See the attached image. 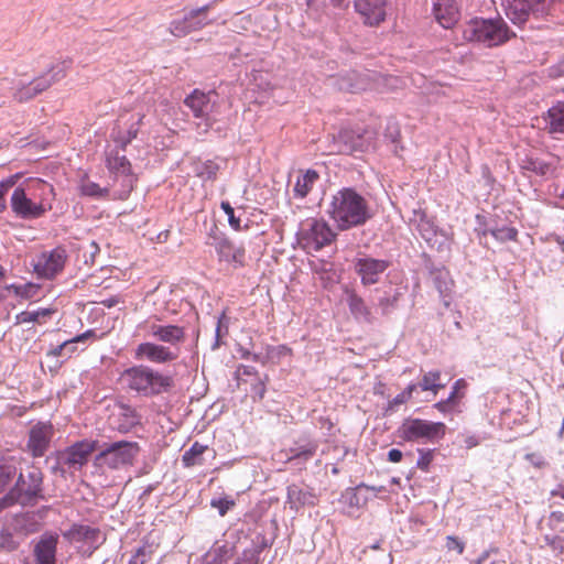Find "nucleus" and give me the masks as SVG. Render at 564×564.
Instances as JSON below:
<instances>
[{"label": "nucleus", "mask_w": 564, "mask_h": 564, "mask_svg": "<svg viewBox=\"0 0 564 564\" xmlns=\"http://www.w3.org/2000/svg\"><path fill=\"white\" fill-rule=\"evenodd\" d=\"M446 547L449 551L456 550L458 554H462L465 550V543L456 536L448 535L446 538Z\"/></svg>", "instance_id": "obj_54"}, {"label": "nucleus", "mask_w": 564, "mask_h": 564, "mask_svg": "<svg viewBox=\"0 0 564 564\" xmlns=\"http://www.w3.org/2000/svg\"><path fill=\"white\" fill-rule=\"evenodd\" d=\"M0 546L8 550L14 551L19 546V542L14 540V536L8 531L0 532Z\"/></svg>", "instance_id": "obj_50"}, {"label": "nucleus", "mask_w": 564, "mask_h": 564, "mask_svg": "<svg viewBox=\"0 0 564 564\" xmlns=\"http://www.w3.org/2000/svg\"><path fill=\"white\" fill-rule=\"evenodd\" d=\"M139 451L140 447L135 442L118 441L105 444L96 456V464L112 470L122 469L133 464Z\"/></svg>", "instance_id": "obj_10"}, {"label": "nucleus", "mask_w": 564, "mask_h": 564, "mask_svg": "<svg viewBox=\"0 0 564 564\" xmlns=\"http://www.w3.org/2000/svg\"><path fill=\"white\" fill-rule=\"evenodd\" d=\"M409 400L410 398L402 391L388 403L387 411H394L397 406L406 403Z\"/></svg>", "instance_id": "obj_57"}, {"label": "nucleus", "mask_w": 564, "mask_h": 564, "mask_svg": "<svg viewBox=\"0 0 564 564\" xmlns=\"http://www.w3.org/2000/svg\"><path fill=\"white\" fill-rule=\"evenodd\" d=\"M143 115H141L135 123H133L129 130L127 131L126 135H119L115 139V142L117 144V148L120 149V151L124 152L127 145L137 138L139 132V124L142 122Z\"/></svg>", "instance_id": "obj_45"}, {"label": "nucleus", "mask_w": 564, "mask_h": 564, "mask_svg": "<svg viewBox=\"0 0 564 564\" xmlns=\"http://www.w3.org/2000/svg\"><path fill=\"white\" fill-rule=\"evenodd\" d=\"M121 379L127 387L142 397H153L167 391L173 386V379L152 368L138 365L126 369Z\"/></svg>", "instance_id": "obj_5"}, {"label": "nucleus", "mask_w": 564, "mask_h": 564, "mask_svg": "<svg viewBox=\"0 0 564 564\" xmlns=\"http://www.w3.org/2000/svg\"><path fill=\"white\" fill-rule=\"evenodd\" d=\"M43 481V473L35 465L20 471L14 486L0 499V509L14 503L34 507L40 500L45 499Z\"/></svg>", "instance_id": "obj_3"}, {"label": "nucleus", "mask_w": 564, "mask_h": 564, "mask_svg": "<svg viewBox=\"0 0 564 564\" xmlns=\"http://www.w3.org/2000/svg\"><path fill=\"white\" fill-rule=\"evenodd\" d=\"M54 436V427L50 422H37L29 431L26 451L34 458L45 455Z\"/></svg>", "instance_id": "obj_15"}, {"label": "nucleus", "mask_w": 564, "mask_h": 564, "mask_svg": "<svg viewBox=\"0 0 564 564\" xmlns=\"http://www.w3.org/2000/svg\"><path fill=\"white\" fill-rule=\"evenodd\" d=\"M212 453V457H215V451L210 449L207 445L194 442L192 446L184 452L182 456V463L184 467L200 466L204 464V454Z\"/></svg>", "instance_id": "obj_30"}, {"label": "nucleus", "mask_w": 564, "mask_h": 564, "mask_svg": "<svg viewBox=\"0 0 564 564\" xmlns=\"http://www.w3.org/2000/svg\"><path fill=\"white\" fill-rule=\"evenodd\" d=\"M318 180L319 174L317 171L313 169H308L306 171L301 170L293 187V196L300 199L305 198Z\"/></svg>", "instance_id": "obj_27"}, {"label": "nucleus", "mask_w": 564, "mask_h": 564, "mask_svg": "<svg viewBox=\"0 0 564 564\" xmlns=\"http://www.w3.org/2000/svg\"><path fill=\"white\" fill-rule=\"evenodd\" d=\"M120 415L123 417V422L119 425L120 430H129L139 423V417L135 410L130 405L120 406Z\"/></svg>", "instance_id": "obj_46"}, {"label": "nucleus", "mask_w": 564, "mask_h": 564, "mask_svg": "<svg viewBox=\"0 0 564 564\" xmlns=\"http://www.w3.org/2000/svg\"><path fill=\"white\" fill-rule=\"evenodd\" d=\"M409 223L415 230H417L421 237L424 232L432 230L435 226L434 221L421 208L412 210V216L409 218Z\"/></svg>", "instance_id": "obj_38"}, {"label": "nucleus", "mask_w": 564, "mask_h": 564, "mask_svg": "<svg viewBox=\"0 0 564 564\" xmlns=\"http://www.w3.org/2000/svg\"><path fill=\"white\" fill-rule=\"evenodd\" d=\"M58 540L57 533L46 531L34 541L33 557L35 564H56Z\"/></svg>", "instance_id": "obj_18"}, {"label": "nucleus", "mask_w": 564, "mask_h": 564, "mask_svg": "<svg viewBox=\"0 0 564 564\" xmlns=\"http://www.w3.org/2000/svg\"><path fill=\"white\" fill-rule=\"evenodd\" d=\"M70 59H64L52 64L46 72L34 77L30 82L22 79L12 80V99L19 104L28 102L34 99L36 96L50 89L54 84L65 78L68 69L70 68Z\"/></svg>", "instance_id": "obj_4"}, {"label": "nucleus", "mask_w": 564, "mask_h": 564, "mask_svg": "<svg viewBox=\"0 0 564 564\" xmlns=\"http://www.w3.org/2000/svg\"><path fill=\"white\" fill-rule=\"evenodd\" d=\"M228 329H229V318L226 316V313L223 312L217 318V325H216V329H215V340L212 345L213 350H216L220 347V345H221L220 339L224 336L228 335Z\"/></svg>", "instance_id": "obj_44"}, {"label": "nucleus", "mask_w": 564, "mask_h": 564, "mask_svg": "<svg viewBox=\"0 0 564 564\" xmlns=\"http://www.w3.org/2000/svg\"><path fill=\"white\" fill-rule=\"evenodd\" d=\"M252 391L253 393L260 399L262 400L264 398V394H265V384L264 382L259 379V381L252 386Z\"/></svg>", "instance_id": "obj_60"}, {"label": "nucleus", "mask_w": 564, "mask_h": 564, "mask_svg": "<svg viewBox=\"0 0 564 564\" xmlns=\"http://www.w3.org/2000/svg\"><path fill=\"white\" fill-rule=\"evenodd\" d=\"M476 231H477V234L479 236L480 242L482 241V238L487 237L488 234H490L499 242H506V241L516 240L517 235H518V230L516 228L508 227V226H505V227H501V228H491L489 230H487V229H484V230L477 229Z\"/></svg>", "instance_id": "obj_37"}, {"label": "nucleus", "mask_w": 564, "mask_h": 564, "mask_svg": "<svg viewBox=\"0 0 564 564\" xmlns=\"http://www.w3.org/2000/svg\"><path fill=\"white\" fill-rule=\"evenodd\" d=\"M422 238L431 248H434L440 252L449 251L453 240L452 234L444 229H440L436 225L432 230L424 232Z\"/></svg>", "instance_id": "obj_28"}, {"label": "nucleus", "mask_w": 564, "mask_h": 564, "mask_svg": "<svg viewBox=\"0 0 564 564\" xmlns=\"http://www.w3.org/2000/svg\"><path fill=\"white\" fill-rule=\"evenodd\" d=\"M135 358L147 359L155 364H165L175 360L177 354L163 345L142 343L135 348Z\"/></svg>", "instance_id": "obj_19"}, {"label": "nucleus", "mask_w": 564, "mask_h": 564, "mask_svg": "<svg viewBox=\"0 0 564 564\" xmlns=\"http://www.w3.org/2000/svg\"><path fill=\"white\" fill-rule=\"evenodd\" d=\"M231 556V550L227 544L214 546L207 554L208 564H224Z\"/></svg>", "instance_id": "obj_42"}, {"label": "nucleus", "mask_w": 564, "mask_h": 564, "mask_svg": "<svg viewBox=\"0 0 564 564\" xmlns=\"http://www.w3.org/2000/svg\"><path fill=\"white\" fill-rule=\"evenodd\" d=\"M402 452L398 448H392L388 452V459L391 463H399L402 459Z\"/></svg>", "instance_id": "obj_63"}, {"label": "nucleus", "mask_w": 564, "mask_h": 564, "mask_svg": "<svg viewBox=\"0 0 564 564\" xmlns=\"http://www.w3.org/2000/svg\"><path fill=\"white\" fill-rule=\"evenodd\" d=\"M524 458L538 468H542L545 466V460L542 455L538 453H529L524 456Z\"/></svg>", "instance_id": "obj_59"}, {"label": "nucleus", "mask_w": 564, "mask_h": 564, "mask_svg": "<svg viewBox=\"0 0 564 564\" xmlns=\"http://www.w3.org/2000/svg\"><path fill=\"white\" fill-rule=\"evenodd\" d=\"M147 328L150 336L162 343L176 345L185 339V329L177 325L150 323Z\"/></svg>", "instance_id": "obj_22"}, {"label": "nucleus", "mask_w": 564, "mask_h": 564, "mask_svg": "<svg viewBox=\"0 0 564 564\" xmlns=\"http://www.w3.org/2000/svg\"><path fill=\"white\" fill-rule=\"evenodd\" d=\"M234 505L235 502L231 499L220 498L212 500V506L218 509L220 516H225Z\"/></svg>", "instance_id": "obj_52"}, {"label": "nucleus", "mask_w": 564, "mask_h": 564, "mask_svg": "<svg viewBox=\"0 0 564 564\" xmlns=\"http://www.w3.org/2000/svg\"><path fill=\"white\" fill-rule=\"evenodd\" d=\"M55 191L41 178H29L11 195L12 212L22 219H37L53 208Z\"/></svg>", "instance_id": "obj_1"}, {"label": "nucleus", "mask_w": 564, "mask_h": 564, "mask_svg": "<svg viewBox=\"0 0 564 564\" xmlns=\"http://www.w3.org/2000/svg\"><path fill=\"white\" fill-rule=\"evenodd\" d=\"M40 286L33 283H26L20 288H14V294L22 299H31L39 292Z\"/></svg>", "instance_id": "obj_49"}, {"label": "nucleus", "mask_w": 564, "mask_h": 564, "mask_svg": "<svg viewBox=\"0 0 564 564\" xmlns=\"http://www.w3.org/2000/svg\"><path fill=\"white\" fill-rule=\"evenodd\" d=\"M317 447L316 442H307L304 445L292 447L289 451L288 462L304 465L316 454Z\"/></svg>", "instance_id": "obj_35"}, {"label": "nucleus", "mask_w": 564, "mask_h": 564, "mask_svg": "<svg viewBox=\"0 0 564 564\" xmlns=\"http://www.w3.org/2000/svg\"><path fill=\"white\" fill-rule=\"evenodd\" d=\"M519 166L522 172H532L539 176H545L553 171V165L532 154H525L520 158Z\"/></svg>", "instance_id": "obj_29"}, {"label": "nucleus", "mask_w": 564, "mask_h": 564, "mask_svg": "<svg viewBox=\"0 0 564 564\" xmlns=\"http://www.w3.org/2000/svg\"><path fill=\"white\" fill-rule=\"evenodd\" d=\"M466 448H473L480 444V437L477 435H468L464 440Z\"/></svg>", "instance_id": "obj_61"}, {"label": "nucleus", "mask_w": 564, "mask_h": 564, "mask_svg": "<svg viewBox=\"0 0 564 564\" xmlns=\"http://www.w3.org/2000/svg\"><path fill=\"white\" fill-rule=\"evenodd\" d=\"M185 105L193 111L196 118L205 119L207 126H209V113L213 110L214 102L210 100V94H205L199 90H194L185 99Z\"/></svg>", "instance_id": "obj_24"}, {"label": "nucleus", "mask_w": 564, "mask_h": 564, "mask_svg": "<svg viewBox=\"0 0 564 564\" xmlns=\"http://www.w3.org/2000/svg\"><path fill=\"white\" fill-rule=\"evenodd\" d=\"M220 165L215 160H196L193 162V172L202 181H215Z\"/></svg>", "instance_id": "obj_34"}, {"label": "nucleus", "mask_w": 564, "mask_h": 564, "mask_svg": "<svg viewBox=\"0 0 564 564\" xmlns=\"http://www.w3.org/2000/svg\"><path fill=\"white\" fill-rule=\"evenodd\" d=\"M464 39L487 47L498 46L514 36L502 19H474L463 30Z\"/></svg>", "instance_id": "obj_6"}, {"label": "nucleus", "mask_w": 564, "mask_h": 564, "mask_svg": "<svg viewBox=\"0 0 564 564\" xmlns=\"http://www.w3.org/2000/svg\"><path fill=\"white\" fill-rule=\"evenodd\" d=\"M209 245L214 247L219 261H225L235 267L245 265L246 249L242 245H236L223 235L212 237Z\"/></svg>", "instance_id": "obj_16"}, {"label": "nucleus", "mask_w": 564, "mask_h": 564, "mask_svg": "<svg viewBox=\"0 0 564 564\" xmlns=\"http://www.w3.org/2000/svg\"><path fill=\"white\" fill-rule=\"evenodd\" d=\"M152 553L150 545H142L137 549L128 564H147L152 558Z\"/></svg>", "instance_id": "obj_47"}, {"label": "nucleus", "mask_w": 564, "mask_h": 564, "mask_svg": "<svg viewBox=\"0 0 564 564\" xmlns=\"http://www.w3.org/2000/svg\"><path fill=\"white\" fill-rule=\"evenodd\" d=\"M466 387V381L464 379H458L455 381V383L452 387V392L446 399V402L453 403L455 399L460 398L462 395H458V390Z\"/></svg>", "instance_id": "obj_58"}, {"label": "nucleus", "mask_w": 564, "mask_h": 564, "mask_svg": "<svg viewBox=\"0 0 564 564\" xmlns=\"http://www.w3.org/2000/svg\"><path fill=\"white\" fill-rule=\"evenodd\" d=\"M543 118L549 133H564V100H556Z\"/></svg>", "instance_id": "obj_26"}, {"label": "nucleus", "mask_w": 564, "mask_h": 564, "mask_svg": "<svg viewBox=\"0 0 564 564\" xmlns=\"http://www.w3.org/2000/svg\"><path fill=\"white\" fill-rule=\"evenodd\" d=\"M433 283L440 293V296L446 307L451 304V292L453 289V281L445 270H437L433 273Z\"/></svg>", "instance_id": "obj_32"}, {"label": "nucleus", "mask_w": 564, "mask_h": 564, "mask_svg": "<svg viewBox=\"0 0 564 564\" xmlns=\"http://www.w3.org/2000/svg\"><path fill=\"white\" fill-rule=\"evenodd\" d=\"M260 557L257 551H245L235 564H259Z\"/></svg>", "instance_id": "obj_53"}, {"label": "nucleus", "mask_w": 564, "mask_h": 564, "mask_svg": "<svg viewBox=\"0 0 564 564\" xmlns=\"http://www.w3.org/2000/svg\"><path fill=\"white\" fill-rule=\"evenodd\" d=\"M398 301V296L394 295L392 297L384 296L379 300V306L382 308V313L387 314L390 312L391 308L395 306V303Z\"/></svg>", "instance_id": "obj_56"}, {"label": "nucleus", "mask_w": 564, "mask_h": 564, "mask_svg": "<svg viewBox=\"0 0 564 564\" xmlns=\"http://www.w3.org/2000/svg\"><path fill=\"white\" fill-rule=\"evenodd\" d=\"M67 260L66 250L56 247L51 251L42 252L34 263V272L44 279H53L61 273Z\"/></svg>", "instance_id": "obj_14"}, {"label": "nucleus", "mask_w": 564, "mask_h": 564, "mask_svg": "<svg viewBox=\"0 0 564 564\" xmlns=\"http://www.w3.org/2000/svg\"><path fill=\"white\" fill-rule=\"evenodd\" d=\"M440 379H441V371L432 370V371L426 372L422 377V380L419 382V386L422 391H432L436 394L440 389L444 388V384L440 383Z\"/></svg>", "instance_id": "obj_40"}, {"label": "nucleus", "mask_w": 564, "mask_h": 564, "mask_svg": "<svg viewBox=\"0 0 564 564\" xmlns=\"http://www.w3.org/2000/svg\"><path fill=\"white\" fill-rule=\"evenodd\" d=\"M220 208L228 216L229 225L236 230L240 229V219L235 217V210L229 202H221Z\"/></svg>", "instance_id": "obj_51"}, {"label": "nucleus", "mask_w": 564, "mask_h": 564, "mask_svg": "<svg viewBox=\"0 0 564 564\" xmlns=\"http://www.w3.org/2000/svg\"><path fill=\"white\" fill-rule=\"evenodd\" d=\"M327 214L339 230L364 226L371 218L366 198L351 187L333 195Z\"/></svg>", "instance_id": "obj_2"}, {"label": "nucleus", "mask_w": 564, "mask_h": 564, "mask_svg": "<svg viewBox=\"0 0 564 564\" xmlns=\"http://www.w3.org/2000/svg\"><path fill=\"white\" fill-rule=\"evenodd\" d=\"M52 308H40L36 311H24L17 315L18 323H39L41 318L51 316Z\"/></svg>", "instance_id": "obj_43"}, {"label": "nucleus", "mask_w": 564, "mask_h": 564, "mask_svg": "<svg viewBox=\"0 0 564 564\" xmlns=\"http://www.w3.org/2000/svg\"><path fill=\"white\" fill-rule=\"evenodd\" d=\"M390 267V261L371 257L358 258L355 261V271L364 285L379 282L380 275Z\"/></svg>", "instance_id": "obj_17"}, {"label": "nucleus", "mask_w": 564, "mask_h": 564, "mask_svg": "<svg viewBox=\"0 0 564 564\" xmlns=\"http://www.w3.org/2000/svg\"><path fill=\"white\" fill-rule=\"evenodd\" d=\"M443 422H431L422 419H406L399 429L400 437L408 442H437L445 435Z\"/></svg>", "instance_id": "obj_11"}, {"label": "nucleus", "mask_w": 564, "mask_h": 564, "mask_svg": "<svg viewBox=\"0 0 564 564\" xmlns=\"http://www.w3.org/2000/svg\"><path fill=\"white\" fill-rule=\"evenodd\" d=\"M17 475V460L12 456L0 457V492L3 491Z\"/></svg>", "instance_id": "obj_36"}, {"label": "nucleus", "mask_w": 564, "mask_h": 564, "mask_svg": "<svg viewBox=\"0 0 564 564\" xmlns=\"http://www.w3.org/2000/svg\"><path fill=\"white\" fill-rule=\"evenodd\" d=\"M316 500L313 489L307 486L292 484L288 487L286 505L292 510L297 511L305 506H315Z\"/></svg>", "instance_id": "obj_23"}, {"label": "nucleus", "mask_w": 564, "mask_h": 564, "mask_svg": "<svg viewBox=\"0 0 564 564\" xmlns=\"http://www.w3.org/2000/svg\"><path fill=\"white\" fill-rule=\"evenodd\" d=\"M210 9V4L203 6L197 9H193L187 12L181 19H174L170 23V32L176 37H183L187 34L198 31L209 24L207 19V12Z\"/></svg>", "instance_id": "obj_13"}, {"label": "nucleus", "mask_w": 564, "mask_h": 564, "mask_svg": "<svg viewBox=\"0 0 564 564\" xmlns=\"http://www.w3.org/2000/svg\"><path fill=\"white\" fill-rule=\"evenodd\" d=\"M433 13L444 29H451L459 18L458 0H435Z\"/></svg>", "instance_id": "obj_21"}, {"label": "nucleus", "mask_w": 564, "mask_h": 564, "mask_svg": "<svg viewBox=\"0 0 564 564\" xmlns=\"http://www.w3.org/2000/svg\"><path fill=\"white\" fill-rule=\"evenodd\" d=\"M106 163L109 171L115 174L124 176H130L131 174L130 161L126 155L120 154L118 149L111 150L107 153Z\"/></svg>", "instance_id": "obj_31"}, {"label": "nucleus", "mask_w": 564, "mask_h": 564, "mask_svg": "<svg viewBox=\"0 0 564 564\" xmlns=\"http://www.w3.org/2000/svg\"><path fill=\"white\" fill-rule=\"evenodd\" d=\"M97 445V441L82 440L58 452L53 471L65 476L67 473L82 469L88 463L89 456L96 451Z\"/></svg>", "instance_id": "obj_9"}, {"label": "nucleus", "mask_w": 564, "mask_h": 564, "mask_svg": "<svg viewBox=\"0 0 564 564\" xmlns=\"http://www.w3.org/2000/svg\"><path fill=\"white\" fill-rule=\"evenodd\" d=\"M506 15L513 24L522 25L530 15L551 14L562 0H501Z\"/></svg>", "instance_id": "obj_7"}, {"label": "nucleus", "mask_w": 564, "mask_h": 564, "mask_svg": "<svg viewBox=\"0 0 564 564\" xmlns=\"http://www.w3.org/2000/svg\"><path fill=\"white\" fill-rule=\"evenodd\" d=\"M95 336H96L95 330L88 329L85 333L79 334V335L73 337L72 339H67V340L63 341L62 344L57 345L56 347L51 349L47 355L53 356V357H65V349L67 347L72 346L73 344L85 343L88 338H91Z\"/></svg>", "instance_id": "obj_39"}, {"label": "nucleus", "mask_w": 564, "mask_h": 564, "mask_svg": "<svg viewBox=\"0 0 564 564\" xmlns=\"http://www.w3.org/2000/svg\"><path fill=\"white\" fill-rule=\"evenodd\" d=\"M336 234L324 219L308 218L301 224L297 241L310 252H316L330 245Z\"/></svg>", "instance_id": "obj_8"}, {"label": "nucleus", "mask_w": 564, "mask_h": 564, "mask_svg": "<svg viewBox=\"0 0 564 564\" xmlns=\"http://www.w3.org/2000/svg\"><path fill=\"white\" fill-rule=\"evenodd\" d=\"M64 536L70 541H86L94 544V550H96L100 543L105 541L101 538V532L98 528L84 525V524H73L72 528L64 533Z\"/></svg>", "instance_id": "obj_25"}, {"label": "nucleus", "mask_w": 564, "mask_h": 564, "mask_svg": "<svg viewBox=\"0 0 564 564\" xmlns=\"http://www.w3.org/2000/svg\"><path fill=\"white\" fill-rule=\"evenodd\" d=\"M474 564H496V562L489 561V551H485L481 553V555L478 557V560L475 561Z\"/></svg>", "instance_id": "obj_64"}, {"label": "nucleus", "mask_w": 564, "mask_h": 564, "mask_svg": "<svg viewBox=\"0 0 564 564\" xmlns=\"http://www.w3.org/2000/svg\"><path fill=\"white\" fill-rule=\"evenodd\" d=\"M388 0H355V8L369 25H378L386 19Z\"/></svg>", "instance_id": "obj_20"}, {"label": "nucleus", "mask_w": 564, "mask_h": 564, "mask_svg": "<svg viewBox=\"0 0 564 564\" xmlns=\"http://www.w3.org/2000/svg\"><path fill=\"white\" fill-rule=\"evenodd\" d=\"M543 541L550 546L556 554L564 553V538L558 535L545 534Z\"/></svg>", "instance_id": "obj_48"}, {"label": "nucleus", "mask_w": 564, "mask_h": 564, "mask_svg": "<svg viewBox=\"0 0 564 564\" xmlns=\"http://www.w3.org/2000/svg\"><path fill=\"white\" fill-rule=\"evenodd\" d=\"M20 176V173H17L14 175L9 176L7 180L0 181V184H3L4 188L9 191L11 187L15 185Z\"/></svg>", "instance_id": "obj_62"}, {"label": "nucleus", "mask_w": 564, "mask_h": 564, "mask_svg": "<svg viewBox=\"0 0 564 564\" xmlns=\"http://www.w3.org/2000/svg\"><path fill=\"white\" fill-rule=\"evenodd\" d=\"M420 457L416 462V466L421 469L426 471L429 469V466L432 462V453L430 451L424 452L423 449H420Z\"/></svg>", "instance_id": "obj_55"}, {"label": "nucleus", "mask_w": 564, "mask_h": 564, "mask_svg": "<svg viewBox=\"0 0 564 564\" xmlns=\"http://www.w3.org/2000/svg\"><path fill=\"white\" fill-rule=\"evenodd\" d=\"M376 133L370 130H341L338 133V151L346 154L367 152L375 148Z\"/></svg>", "instance_id": "obj_12"}, {"label": "nucleus", "mask_w": 564, "mask_h": 564, "mask_svg": "<svg viewBox=\"0 0 564 564\" xmlns=\"http://www.w3.org/2000/svg\"><path fill=\"white\" fill-rule=\"evenodd\" d=\"M79 191L83 196L94 197V198H102L108 196L109 189L106 187H100L99 184L84 178L80 182Z\"/></svg>", "instance_id": "obj_41"}, {"label": "nucleus", "mask_w": 564, "mask_h": 564, "mask_svg": "<svg viewBox=\"0 0 564 564\" xmlns=\"http://www.w3.org/2000/svg\"><path fill=\"white\" fill-rule=\"evenodd\" d=\"M347 304L355 318L370 322L371 313L364 299L354 291H347Z\"/></svg>", "instance_id": "obj_33"}]
</instances>
